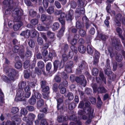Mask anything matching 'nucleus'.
<instances>
[{
	"label": "nucleus",
	"mask_w": 125,
	"mask_h": 125,
	"mask_svg": "<svg viewBox=\"0 0 125 125\" xmlns=\"http://www.w3.org/2000/svg\"><path fill=\"white\" fill-rule=\"evenodd\" d=\"M29 103L31 105L35 104L36 102V100L33 96L29 100Z\"/></svg>",
	"instance_id": "24"
},
{
	"label": "nucleus",
	"mask_w": 125,
	"mask_h": 125,
	"mask_svg": "<svg viewBox=\"0 0 125 125\" xmlns=\"http://www.w3.org/2000/svg\"><path fill=\"white\" fill-rule=\"evenodd\" d=\"M54 66V71H56L58 68H62L63 65L61 64V62L58 60H56L53 63Z\"/></svg>",
	"instance_id": "10"
},
{
	"label": "nucleus",
	"mask_w": 125,
	"mask_h": 125,
	"mask_svg": "<svg viewBox=\"0 0 125 125\" xmlns=\"http://www.w3.org/2000/svg\"><path fill=\"white\" fill-rule=\"evenodd\" d=\"M22 120L26 122V125H32V121H29L27 117H23L22 119Z\"/></svg>",
	"instance_id": "28"
},
{
	"label": "nucleus",
	"mask_w": 125,
	"mask_h": 125,
	"mask_svg": "<svg viewBox=\"0 0 125 125\" xmlns=\"http://www.w3.org/2000/svg\"><path fill=\"white\" fill-rule=\"evenodd\" d=\"M79 32L80 35L82 37H84L86 35V32L84 30H79Z\"/></svg>",
	"instance_id": "31"
},
{
	"label": "nucleus",
	"mask_w": 125,
	"mask_h": 125,
	"mask_svg": "<svg viewBox=\"0 0 125 125\" xmlns=\"http://www.w3.org/2000/svg\"><path fill=\"white\" fill-rule=\"evenodd\" d=\"M26 109L30 111H32L34 110V107L32 106H28L26 107Z\"/></svg>",
	"instance_id": "63"
},
{
	"label": "nucleus",
	"mask_w": 125,
	"mask_h": 125,
	"mask_svg": "<svg viewBox=\"0 0 125 125\" xmlns=\"http://www.w3.org/2000/svg\"><path fill=\"white\" fill-rule=\"evenodd\" d=\"M19 47L17 46H15L13 48V51L14 52H17L19 49Z\"/></svg>",
	"instance_id": "59"
},
{
	"label": "nucleus",
	"mask_w": 125,
	"mask_h": 125,
	"mask_svg": "<svg viewBox=\"0 0 125 125\" xmlns=\"http://www.w3.org/2000/svg\"><path fill=\"white\" fill-rule=\"evenodd\" d=\"M43 4L44 7L47 8L48 7V0H43Z\"/></svg>",
	"instance_id": "54"
},
{
	"label": "nucleus",
	"mask_w": 125,
	"mask_h": 125,
	"mask_svg": "<svg viewBox=\"0 0 125 125\" xmlns=\"http://www.w3.org/2000/svg\"><path fill=\"white\" fill-rule=\"evenodd\" d=\"M13 2V0H5L3 1L4 7H5V9H6V8L8 7V8L5 11V14H6L8 15L10 13V11H11L12 9L10 7V5Z\"/></svg>",
	"instance_id": "4"
},
{
	"label": "nucleus",
	"mask_w": 125,
	"mask_h": 125,
	"mask_svg": "<svg viewBox=\"0 0 125 125\" xmlns=\"http://www.w3.org/2000/svg\"><path fill=\"white\" fill-rule=\"evenodd\" d=\"M65 30V26H62L59 32L58 33V34L60 36H62Z\"/></svg>",
	"instance_id": "37"
},
{
	"label": "nucleus",
	"mask_w": 125,
	"mask_h": 125,
	"mask_svg": "<svg viewBox=\"0 0 125 125\" xmlns=\"http://www.w3.org/2000/svg\"><path fill=\"white\" fill-rule=\"evenodd\" d=\"M13 16L14 17V19L18 23L15 24L13 26V28L14 31L18 30L20 27L23 25L22 22L20 21L21 16L22 15V13L19 10V9H15L12 11Z\"/></svg>",
	"instance_id": "3"
},
{
	"label": "nucleus",
	"mask_w": 125,
	"mask_h": 125,
	"mask_svg": "<svg viewBox=\"0 0 125 125\" xmlns=\"http://www.w3.org/2000/svg\"><path fill=\"white\" fill-rule=\"evenodd\" d=\"M21 112L22 114L25 115L27 114V111L25 108H23L21 109Z\"/></svg>",
	"instance_id": "60"
},
{
	"label": "nucleus",
	"mask_w": 125,
	"mask_h": 125,
	"mask_svg": "<svg viewBox=\"0 0 125 125\" xmlns=\"http://www.w3.org/2000/svg\"><path fill=\"white\" fill-rule=\"evenodd\" d=\"M112 44L115 47V49L117 50H119L121 48V45L119 39H115L112 40Z\"/></svg>",
	"instance_id": "7"
},
{
	"label": "nucleus",
	"mask_w": 125,
	"mask_h": 125,
	"mask_svg": "<svg viewBox=\"0 0 125 125\" xmlns=\"http://www.w3.org/2000/svg\"><path fill=\"white\" fill-rule=\"evenodd\" d=\"M47 34L48 37L50 38H53L54 36V34L53 33L49 31L48 32Z\"/></svg>",
	"instance_id": "47"
},
{
	"label": "nucleus",
	"mask_w": 125,
	"mask_h": 125,
	"mask_svg": "<svg viewBox=\"0 0 125 125\" xmlns=\"http://www.w3.org/2000/svg\"><path fill=\"white\" fill-rule=\"evenodd\" d=\"M3 93L0 89V105H1L3 103Z\"/></svg>",
	"instance_id": "39"
},
{
	"label": "nucleus",
	"mask_w": 125,
	"mask_h": 125,
	"mask_svg": "<svg viewBox=\"0 0 125 125\" xmlns=\"http://www.w3.org/2000/svg\"><path fill=\"white\" fill-rule=\"evenodd\" d=\"M78 50L80 52L83 53L85 52V47L83 45H80L78 47Z\"/></svg>",
	"instance_id": "25"
},
{
	"label": "nucleus",
	"mask_w": 125,
	"mask_h": 125,
	"mask_svg": "<svg viewBox=\"0 0 125 125\" xmlns=\"http://www.w3.org/2000/svg\"><path fill=\"white\" fill-rule=\"evenodd\" d=\"M99 76L101 78L102 80L104 83L106 84L105 78L104 77V75L103 73L102 72H100L99 73Z\"/></svg>",
	"instance_id": "34"
},
{
	"label": "nucleus",
	"mask_w": 125,
	"mask_h": 125,
	"mask_svg": "<svg viewBox=\"0 0 125 125\" xmlns=\"http://www.w3.org/2000/svg\"><path fill=\"white\" fill-rule=\"evenodd\" d=\"M73 62L72 61H70L68 62L67 65L66 66L65 70L67 73H70L72 72V68L73 67Z\"/></svg>",
	"instance_id": "9"
},
{
	"label": "nucleus",
	"mask_w": 125,
	"mask_h": 125,
	"mask_svg": "<svg viewBox=\"0 0 125 125\" xmlns=\"http://www.w3.org/2000/svg\"><path fill=\"white\" fill-rule=\"evenodd\" d=\"M37 28L38 30L40 31H44L45 30V27L40 25H38Z\"/></svg>",
	"instance_id": "55"
},
{
	"label": "nucleus",
	"mask_w": 125,
	"mask_h": 125,
	"mask_svg": "<svg viewBox=\"0 0 125 125\" xmlns=\"http://www.w3.org/2000/svg\"><path fill=\"white\" fill-rule=\"evenodd\" d=\"M85 1L84 0H78L77 1V3L78 6L80 8L83 7Z\"/></svg>",
	"instance_id": "27"
},
{
	"label": "nucleus",
	"mask_w": 125,
	"mask_h": 125,
	"mask_svg": "<svg viewBox=\"0 0 125 125\" xmlns=\"http://www.w3.org/2000/svg\"><path fill=\"white\" fill-rule=\"evenodd\" d=\"M85 11L84 9L82 8L81 10L79 9H77L76 11V17H80L81 14L84 15Z\"/></svg>",
	"instance_id": "13"
},
{
	"label": "nucleus",
	"mask_w": 125,
	"mask_h": 125,
	"mask_svg": "<svg viewBox=\"0 0 125 125\" xmlns=\"http://www.w3.org/2000/svg\"><path fill=\"white\" fill-rule=\"evenodd\" d=\"M34 94L35 96L36 99H41V95L40 93L36 92H35Z\"/></svg>",
	"instance_id": "52"
},
{
	"label": "nucleus",
	"mask_w": 125,
	"mask_h": 125,
	"mask_svg": "<svg viewBox=\"0 0 125 125\" xmlns=\"http://www.w3.org/2000/svg\"><path fill=\"white\" fill-rule=\"evenodd\" d=\"M90 103L89 102H86L83 110H79L78 113L79 115H83L82 118V119L87 120L86 122L88 124L91 123L92 119L94 117L93 113L94 109L90 106Z\"/></svg>",
	"instance_id": "1"
},
{
	"label": "nucleus",
	"mask_w": 125,
	"mask_h": 125,
	"mask_svg": "<svg viewBox=\"0 0 125 125\" xmlns=\"http://www.w3.org/2000/svg\"><path fill=\"white\" fill-rule=\"evenodd\" d=\"M54 11V8L52 7H49L48 9L47 10V12L49 14H51L53 13Z\"/></svg>",
	"instance_id": "36"
},
{
	"label": "nucleus",
	"mask_w": 125,
	"mask_h": 125,
	"mask_svg": "<svg viewBox=\"0 0 125 125\" xmlns=\"http://www.w3.org/2000/svg\"><path fill=\"white\" fill-rule=\"evenodd\" d=\"M38 20L36 19H32L31 21V23L34 25H36L38 23Z\"/></svg>",
	"instance_id": "51"
},
{
	"label": "nucleus",
	"mask_w": 125,
	"mask_h": 125,
	"mask_svg": "<svg viewBox=\"0 0 125 125\" xmlns=\"http://www.w3.org/2000/svg\"><path fill=\"white\" fill-rule=\"evenodd\" d=\"M19 109L17 108L13 107L11 109V112L13 114H15L18 112Z\"/></svg>",
	"instance_id": "53"
},
{
	"label": "nucleus",
	"mask_w": 125,
	"mask_h": 125,
	"mask_svg": "<svg viewBox=\"0 0 125 125\" xmlns=\"http://www.w3.org/2000/svg\"><path fill=\"white\" fill-rule=\"evenodd\" d=\"M4 71L8 77L3 75L1 76L2 80L8 84L13 82L15 80V76L17 73V72L14 69L10 68L7 66L4 68Z\"/></svg>",
	"instance_id": "2"
},
{
	"label": "nucleus",
	"mask_w": 125,
	"mask_h": 125,
	"mask_svg": "<svg viewBox=\"0 0 125 125\" xmlns=\"http://www.w3.org/2000/svg\"><path fill=\"white\" fill-rule=\"evenodd\" d=\"M51 68V64L50 62L48 63L46 66V69L47 71H49Z\"/></svg>",
	"instance_id": "61"
},
{
	"label": "nucleus",
	"mask_w": 125,
	"mask_h": 125,
	"mask_svg": "<svg viewBox=\"0 0 125 125\" xmlns=\"http://www.w3.org/2000/svg\"><path fill=\"white\" fill-rule=\"evenodd\" d=\"M110 60L109 59H107L106 60V64L105 67L107 69H110Z\"/></svg>",
	"instance_id": "57"
},
{
	"label": "nucleus",
	"mask_w": 125,
	"mask_h": 125,
	"mask_svg": "<svg viewBox=\"0 0 125 125\" xmlns=\"http://www.w3.org/2000/svg\"><path fill=\"white\" fill-rule=\"evenodd\" d=\"M62 85L61 84H60L59 86V88L60 89V93L62 94H64L66 92V89L64 87H62L61 88Z\"/></svg>",
	"instance_id": "29"
},
{
	"label": "nucleus",
	"mask_w": 125,
	"mask_h": 125,
	"mask_svg": "<svg viewBox=\"0 0 125 125\" xmlns=\"http://www.w3.org/2000/svg\"><path fill=\"white\" fill-rule=\"evenodd\" d=\"M58 20L61 23L62 26H64L65 24V21L63 19L60 18H58Z\"/></svg>",
	"instance_id": "56"
},
{
	"label": "nucleus",
	"mask_w": 125,
	"mask_h": 125,
	"mask_svg": "<svg viewBox=\"0 0 125 125\" xmlns=\"http://www.w3.org/2000/svg\"><path fill=\"white\" fill-rule=\"evenodd\" d=\"M92 73L93 75L94 76L97 75L98 73V70L96 68H94L92 71Z\"/></svg>",
	"instance_id": "33"
},
{
	"label": "nucleus",
	"mask_w": 125,
	"mask_h": 125,
	"mask_svg": "<svg viewBox=\"0 0 125 125\" xmlns=\"http://www.w3.org/2000/svg\"><path fill=\"white\" fill-rule=\"evenodd\" d=\"M31 32L32 33L33 37L36 36L37 35H38V36L39 35V33L34 29H32L31 30Z\"/></svg>",
	"instance_id": "26"
},
{
	"label": "nucleus",
	"mask_w": 125,
	"mask_h": 125,
	"mask_svg": "<svg viewBox=\"0 0 125 125\" xmlns=\"http://www.w3.org/2000/svg\"><path fill=\"white\" fill-rule=\"evenodd\" d=\"M52 18V17L50 16H47L45 14H43L42 15L41 19L42 21H44L45 20H51Z\"/></svg>",
	"instance_id": "17"
},
{
	"label": "nucleus",
	"mask_w": 125,
	"mask_h": 125,
	"mask_svg": "<svg viewBox=\"0 0 125 125\" xmlns=\"http://www.w3.org/2000/svg\"><path fill=\"white\" fill-rule=\"evenodd\" d=\"M54 4L56 7L58 9H60L61 8V5L60 3L58 1H55Z\"/></svg>",
	"instance_id": "45"
},
{
	"label": "nucleus",
	"mask_w": 125,
	"mask_h": 125,
	"mask_svg": "<svg viewBox=\"0 0 125 125\" xmlns=\"http://www.w3.org/2000/svg\"><path fill=\"white\" fill-rule=\"evenodd\" d=\"M121 16H122L121 14H118L116 15L115 18V20L116 24L117 26H120L121 25L120 21Z\"/></svg>",
	"instance_id": "14"
},
{
	"label": "nucleus",
	"mask_w": 125,
	"mask_h": 125,
	"mask_svg": "<svg viewBox=\"0 0 125 125\" xmlns=\"http://www.w3.org/2000/svg\"><path fill=\"white\" fill-rule=\"evenodd\" d=\"M116 30L119 36L122 39V42L124 43V45L125 47V42H124V38L121 35L122 32V30L120 28L117 27L116 29Z\"/></svg>",
	"instance_id": "12"
},
{
	"label": "nucleus",
	"mask_w": 125,
	"mask_h": 125,
	"mask_svg": "<svg viewBox=\"0 0 125 125\" xmlns=\"http://www.w3.org/2000/svg\"><path fill=\"white\" fill-rule=\"evenodd\" d=\"M76 4L74 1H72L71 2V7L72 8H75L76 7Z\"/></svg>",
	"instance_id": "62"
},
{
	"label": "nucleus",
	"mask_w": 125,
	"mask_h": 125,
	"mask_svg": "<svg viewBox=\"0 0 125 125\" xmlns=\"http://www.w3.org/2000/svg\"><path fill=\"white\" fill-rule=\"evenodd\" d=\"M32 54L31 52L30 51V50L28 48H27V50L26 51L25 55L27 57H31Z\"/></svg>",
	"instance_id": "32"
},
{
	"label": "nucleus",
	"mask_w": 125,
	"mask_h": 125,
	"mask_svg": "<svg viewBox=\"0 0 125 125\" xmlns=\"http://www.w3.org/2000/svg\"><path fill=\"white\" fill-rule=\"evenodd\" d=\"M28 44L29 46L31 48L34 47L35 45L34 42L33 41L31 40H29L28 42Z\"/></svg>",
	"instance_id": "46"
},
{
	"label": "nucleus",
	"mask_w": 125,
	"mask_h": 125,
	"mask_svg": "<svg viewBox=\"0 0 125 125\" xmlns=\"http://www.w3.org/2000/svg\"><path fill=\"white\" fill-rule=\"evenodd\" d=\"M37 65L38 68L40 69H43L44 68V63L42 61H40L38 62L37 63Z\"/></svg>",
	"instance_id": "22"
},
{
	"label": "nucleus",
	"mask_w": 125,
	"mask_h": 125,
	"mask_svg": "<svg viewBox=\"0 0 125 125\" xmlns=\"http://www.w3.org/2000/svg\"><path fill=\"white\" fill-rule=\"evenodd\" d=\"M29 65V61L26 60L24 62V67L25 69L27 68Z\"/></svg>",
	"instance_id": "49"
},
{
	"label": "nucleus",
	"mask_w": 125,
	"mask_h": 125,
	"mask_svg": "<svg viewBox=\"0 0 125 125\" xmlns=\"http://www.w3.org/2000/svg\"><path fill=\"white\" fill-rule=\"evenodd\" d=\"M30 30H27L25 31L22 32L20 34V35L24 36L26 38H28L30 35Z\"/></svg>",
	"instance_id": "15"
},
{
	"label": "nucleus",
	"mask_w": 125,
	"mask_h": 125,
	"mask_svg": "<svg viewBox=\"0 0 125 125\" xmlns=\"http://www.w3.org/2000/svg\"><path fill=\"white\" fill-rule=\"evenodd\" d=\"M71 49L73 51V52H74L75 53H77V48L74 45H72L71 47Z\"/></svg>",
	"instance_id": "58"
},
{
	"label": "nucleus",
	"mask_w": 125,
	"mask_h": 125,
	"mask_svg": "<svg viewBox=\"0 0 125 125\" xmlns=\"http://www.w3.org/2000/svg\"><path fill=\"white\" fill-rule=\"evenodd\" d=\"M76 26V28L78 29H81L83 27L82 24L79 21H77Z\"/></svg>",
	"instance_id": "40"
},
{
	"label": "nucleus",
	"mask_w": 125,
	"mask_h": 125,
	"mask_svg": "<svg viewBox=\"0 0 125 125\" xmlns=\"http://www.w3.org/2000/svg\"><path fill=\"white\" fill-rule=\"evenodd\" d=\"M15 66L16 68L19 69L22 67V63L20 62H17L15 63Z\"/></svg>",
	"instance_id": "42"
},
{
	"label": "nucleus",
	"mask_w": 125,
	"mask_h": 125,
	"mask_svg": "<svg viewBox=\"0 0 125 125\" xmlns=\"http://www.w3.org/2000/svg\"><path fill=\"white\" fill-rule=\"evenodd\" d=\"M68 118V116H65L62 115L59 116L57 118L58 121L59 122H61L62 121H66Z\"/></svg>",
	"instance_id": "18"
},
{
	"label": "nucleus",
	"mask_w": 125,
	"mask_h": 125,
	"mask_svg": "<svg viewBox=\"0 0 125 125\" xmlns=\"http://www.w3.org/2000/svg\"><path fill=\"white\" fill-rule=\"evenodd\" d=\"M75 103H72L70 104L69 105V108L70 110H72L75 107Z\"/></svg>",
	"instance_id": "50"
},
{
	"label": "nucleus",
	"mask_w": 125,
	"mask_h": 125,
	"mask_svg": "<svg viewBox=\"0 0 125 125\" xmlns=\"http://www.w3.org/2000/svg\"><path fill=\"white\" fill-rule=\"evenodd\" d=\"M42 53L44 59H45L46 58V56L48 54V52L46 50H44L42 52Z\"/></svg>",
	"instance_id": "48"
},
{
	"label": "nucleus",
	"mask_w": 125,
	"mask_h": 125,
	"mask_svg": "<svg viewBox=\"0 0 125 125\" xmlns=\"http://www.w3.org/2000/svg\"><path fill=\"white\" fill-rule=\"evenodd\" d=\"M87 52L89 54H91L93 52V48L90 44L88 45L87 47Z\"/></svg>",
	"instance_id": "19"
},
{
	"label": "nucleus",
	"mask_w": 125,
	"mask_h": 125,
	"mask_svg": "<svg viewBox=\"0 0 125 125\" xmlns=\"http://www.w3.org/2000/svg\"><path fill=\"white\" fill-rule=\"evenodd\" d=\"M37 42L38 44L40 45H42L43 43V40L42 38L41 37H39L38 36V39L37 40Z\"/></svg>",
	"instance_id": "41"
},
{
	"label": "nucleus",
	"mask_w": 125,
	"mask_h": 125,
	"mask_svg": "<svg viewBox=\"0 0 125 125\" xmlns=\"http://www.w3.org/2000/svg\"><path fill=\"white\" fill-rule=\"evenodd\" d=\"M24 92L22 90H21L18 91L16 94V96L15 99V101L16 102L21 101L24 99L23 96Z\"/></svg>",
	"instance_id": "5"
},
{
	"label": "nucleus",
	"mask_w": 125,
	"mask_h": 125,
	"mask_svg": "<svg viewBox=\"0 0 125 125\" xmlns=\"http://www.w3.org/2000/svg\"><path fill=\"white\" fill-rule=\"evenodd\" d=\"M116 60L118 62H120L123 60L122 56L120 54H118L116 57Z\"/></svg>",
	"instance_id": "30"
},
{
	"label": "nucleus",
	"mask_w": 125,
	"mask_h": 125,
	"mask_svg": "<svg viewBox=\"0 0 125 125\" xmlns=\"http://www.w3.org/2000/svg\"><path fill=\"white\" fill-rule=\"evenodd\" d=\"M108 51L110 54V56L111 58H113L115 55L114 52L111 48H109L108 49Z\"/></svg>",
	"instance_id": "38"
},
{
	"label": "nucleus",
	"mask_w": 125,
	"mask_h": 125,
	"mask_svg": "<svg viewBox=\"0 0 125 125\" xmlns=\"http://www.w3.org/2000/svg\"><path fill=\"white\" fill-rule=\"evenodd\" d=\"M97 92L98 93H104L107 92V90L104 87L100 86L98 88Z\"/></svg>",
	"instance_id": "16"
},
{
	"label": "nucleus",
	"mask_w": 125,
	"mask_h": 125,
	"mask_svg": "<svg viewBox=\"0 0 125 125\" xmlns=\"http://www.w3.org/2000/svg\"><path fill=\"white\" fill-rule=\"evenodd\" d=\"M24 77L26 78H28L31 75L30 71L29 69L25 70L24 71Z\"/></svg>",
	"instance_id": "21"
},
{
	"label": "nucleus",
	"mask_w": 125,
	"mask_h": 125,
	"mask_svg": "<svg viewBox=\"0 0 125 125\" xmlns=\"http://www.w3.org/2000/svg\"><path fill=\"white\" fill-rule=\"evenodd\" d=\"M43 101L42 99H40L38 101L37 103V106L38 107H41L43 104Z\"/></svg>",
	"instance_id": "35"
},
{
	"label": "nucleus",
	"mask_w": 125,
	"mask_h": 125,
	"mask_svg": "<svg viewBox=\"0 0 125 125\" xmlns=\"http://www.w3.org/2000/svg\"><path fill=\"white\" fill-rule=\"evenodd\" d=\"M67 97L69 100H73L74 97L73 94L71 92H69L67 94Z\"/></svg>",
	"instance_id": "43"
},
{
	"label": "nucleus",
	"mask_w": 125,
	"mask_h": 125,
	"mask_svg": "<svg viewBox=\"0 0 125 125\" xmlns=\"http://www.w3.org/2000/svg\"><path fill=\"white\" fill-rule=\"evenodd\" d=\"M87 67V65L86 62L84 61H82L79 64L78 67L77 69V73H81V70Z\"/></svg>",
	"instance_id": "8"
},
{
	"label": "nucleus",
	"mask_w": 125,
	"mask_h": 125,
	"mask_svg": "<svg viewBox=\"0 0 125 125\" xmlns=\"http://www.w3.org/2000/svg\"><path fill=\"white\" fill-rule=\"evenodd\" d=\"M90 101L92 104H95L96 103V99L94 97L91 98Z\"/></svg>",
	"instance_id": "64"
},
{
	"label": "nucleus",
	"mask_w": 125,
	"mask_h": 125,
	"mask_svg": "<svg viewBox=\"0 0 125 125\" xmlns=\"http://www.w3.org/2000/svg\"><path fill=\"white\" fill-rule=\"evenodd\" d=\"M59 27V23L57 22L54 23L51 26L52 29L53 31L57 30Z\"/></svg>",
	"instance_id": "20"
},
{
	"label": "nucleus",
	"mask_w": 125,
	"mask_h": 125,
	"mask_svg": "<svg viewBox=\"0 0 125 125\" xmlns=\"http://www.w3.org/2000/svg\"><path fill=\"white\" fill-rule=\"evenodd\" d=\"M85 77L83 75L80 76V77H77L76 78V81L78 83L84 87L86 83V80L85 79Z\"/></svg>",
	"instance_id": "6"
},
{
	"label": "nucleus",
	"mask_w": 125,
	"mask_h": 125,
	"mask_svg": "<svg viewBox=\"0 0 125 125\" xmlns=\"http://www.w3.org/2000/svg\"><path fill=\"white\" fill-rule=\"evenodd\" d=\"M100 56L99 53L96 50H95L94 56V61L93 64L96 65L98 62Z\"/></svg>",
	"instance_id": "11"
},
{
	"label": "nucleus",
	"mask_w": 125,
	"mask_h": 125,
	"mask_svg": "<svg viewBox=\"0 0 125 125\" xmlns=\"http://www.w3.org/2000/svg\"><path fill=\"white\" fill-rule=\"evenodd\" d=\"M29 14L30 16L32 17H35L36 15V12L32 10H31L29 11Z\"/></svg>",
	"instance_id": "44"
},
{
	"label": "nucleus",
	"mask_w": 125,
	"mask_h": 125,
	"mask_svg": "<svg viewBox=\"0 0 125 125\" xmlns=\"http://www.w3.org/2000/svg\"><path fill=\"white\" fill-rule=\"evenodd\" d=\"M26 85V83L25 82L22 81L20 82L18 84L19 89L22 90L24 88V87Z\"/></svg>",
	"instance_id": "23"
}]
</instances>
